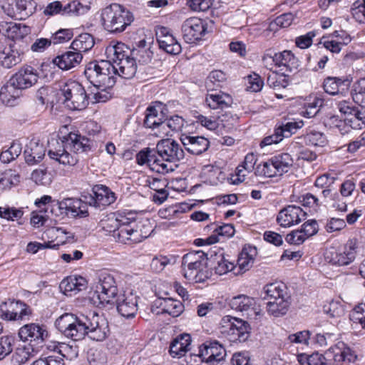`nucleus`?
Instances as JSON below:
<instances>
[{
  "label": "nucleus",
  "instance_id": "50",
  "mask_svg": "<svg viewBox=\"0 0 365 365\" xmlns=\"http://www.w3.org/2000/svg\"><path fill=\"white\" fill-rule=\"evenodd\" d=\"M255 175L272 178L278 175L275 168L274 167L272 158L268 161L259 163L255 168Z\"/></svg>",
  "mask_w": 365,
  "mask_h": 365
},
{
  "label": "nucleus",
  "instance_id": "13",
  "mask_svg": "<svg viewBox=\"0 0 365 365\" xmlns=\"http://www.w3.org/2000/svg\"><path fill=\"white\" fill-rule=\"evenodd\" d=\"M115 301L118 313L125 318L133 317L138 311V297L133 290H125Z\"/></svg>",
  "mask_w": 365,
  "mask_h": 365
},
{
  "label": "nucleus",
  "instance_id": "26",
  "mask_svg": "<svg viewBox=\"0 0 365 365\" xmlns=\"http://www.w3.org/2000/svg\"><path fill=\"white\" fill-rule=\"evenodd\" d=\"M82 58V54L73 50L57 56L53 62L61 70L68 71L78 66Z\"/></svg>",
  "mask_w": 365,
  "mask_h": 365
},
{
  "label": "nucleus",
  "instance_id": "41",
  "mask_svg": "<svg viewBox=\"0 0 365 365\" xmlns=\"http://www.w3.org/2000/svg\"><path fill=\"white\" fill-rule=\"evenodd\" d=\"M159 105L160 101H155L146 108L143 122L145 127L153 129L160 125V118H158V111L156 109Z\"/></svg>",
  "mask_w": 365,
  "mask_h": 365
},
{
  "label": "nucleus",
  "instance_id": "39",
  "mask_svg": "<svg viewBox=\"0 0 365 365\" xmlns=\"http://www.w3.org/2000/svg\"><path fill=\"white\" fill-rule=\"evenodd\" d=\"M272 162L278 175L287 173L293 165V160L288 153H282L272 158Z\"/></svg>",
  "mask_w": 365,
  "mask_h": 365
},
{
  "label": "nucleus",
  "instance_id": "31",
  "mask_svg": "<svg viewBox=\"0 0 365 365\" xmlns=\"http://www.w3.org/2000/svg\"><path fill=\"white\" fill-rule=\"evenodd\" d=\"M205 102L212 109L223 110L231 106L232 99L230 95L219 92L207 94Z\"/></svg>",
  "mask_w": 365,
  "mask_h": 365
},
{
  "label": "nucleus",
  "instance_id": "59",
  "mask_svg": "<svg viewBox=\"0 0 365 365\" xmlns=\"http://www.w3.org/2000/svg\"><path fill=\"white\" fill-rule=\"evenodd\" d=\"M23 215L22 210L14 207H0V217L7 220H14L20 219Z\"/></svg>",
  "mask_w": 365,
  "mask_h": 365
},
{
  "label": "nucleus",
  "instance_id": "35",
  "mask_svg": "<svg viewBox=\"0 0 365 365\" xmlns=\"http://www.w3.org/2000/svg\"><path fill=\"white\" fill-rule=\"evenodd\" d=\"M60 287H63L66 292L76 294L86 289L87 281L81 276H71L63 279Z\"/></svg>",
  "mask_w": 365,
  "mask_h": 365
},
{
  "label": "nucleus",
  "instance_id": "24",
  "mask_svg": "<svg viewBox=\"0 0 365 365\" xmlns=\"http://www.w3.org/2000/svg\"><path fill=\"white\" fill-rule=\"evenodd\" d=\"M118 241L127 244L132 245L140 242L143 239L147 238L148 235L143 234L141 230L135 229L133 226H122L118 227L117 234Z\"/></svg>",
  "mask_w": 365,
  "mask_h": 365
},
{
  "label": "nucleus",
  "instance_id": "33",
  "mask_svg": "<svg viewBox=\"0 0 365 365\" xmlns=\"http://www.w3.org/2000/svg\"><path fill=\"white\" fill-rule=\"evenodd\" d=\"M161 49L167 53L176 55L181 51V46L168 29L161 26Z\"/></svg>",
  "mask_w": 365,
  "mask_h": 365
},
{
  "label": "nucleus",
  "instance_id": "54",
  "mask_svg": "<svg viewBox=\"0 0 365 365\" xmlns=\"http://www.w3.org/2000/svg\"><path fill=\"white\" fill-rule=\"evenodd\" d=\"M20 176L12 170H6L2 177L0 178V185L3 187H10L17 185L19 182Z\"/></svg>",
  "mask_w": 365,
  "mask_h": 365
},
{
  "label": "nucleus",
  "instance_id": "47",
  "mask_svg": "<svg viewBox=\"0 0 365 365\" xmlns=\"http://www.w3.org/2000/svg\"><path fill=\"white\" fill-rule=\"evenodd\" d=\"M21 145L18 142H14L11 146L0 154V160L4 163H9L16 159L21 153Z\"/></svg>",
  "mask_w": 365,
  "mask_h": 365
},
{
  "label": "nucleus",
  "instance_id": "63",
  "mask_svg": "<svg viewBox=\"0 0 365 365\" xmlns=\"http://www.w3.org/2000/svg\"><path fill=\"white\" fill-rule=\"evenodd\" d=\"M73 36V31L70 29H60L56 31L51 38V43L54 44L62 43L68 41Z\"/></svg>",
  "mask_w": 365,
  "mask_h": 365
},
{
  "label": "nucleus",
  "instance_id": "2",
  "mask_svg": "<svg viewBox=\"0 0 365 365\" xmlns=\"http://www.w3.org/2000/svg\"><path fill=\"white\" fill-rule=\"evenodd\" d=\"M91 141L84 136L75 133H70L63 139L51 138L48 142V155L49 158L59 164L75 165L77 158L68 153L70 149L74 153L84 152L91 149Z\"/></svg>",
  "mask_w": 365,
  "mask_h": 365
},
{
  "label": "nucleus",
  "instance_id": "6",
  "mask_svg": "<svg viewBox=\"0 0 365 365\" xmlns=\"http://www.w3.org/2000/svg\"><path fill=\"white\" fill-rule=\"evenodd\" d=\"M264 291L269 298L267 310L269 315L279 317L285 315L290 307V296L285 285L272 283L264 287Z\"/></svg>",
  "mask_w": 365,
  "mask_h": 365
},
{
  "label": "nucleus",
  "instance_id": "8",
  "mask_svg": "<svg viewBox=\"0 0 365 365\" xmlns=\"http://www.w3.org/2000/svg\"><path fill=\"white\" fill-rule=\"evenodd\" d=\"M63 103L71 110H81L88 105V98L84 88L78 82L68 81L60 86Z\"/></svg>",
  "mask_w": 365,
  "mask_h": 365
},
{
  "label": "nucleus",
  "instance_id": "5",
  "mask_svg": "<svg viewBox=\"0 0 365 365\" xmlns=\"http://www.w3.org/2000/svg\"><path fill=\"white\" fill-rule=\"evenodd\" d=\"M124 43H117L106 48L108 56L113 61L115 75L125 79L133 78L137 72V63L128 51H125Z\"/></svg>",
  "mask_w": 365,
  "mask_h": 365
},
{
  "label": "nucleus",
  "instance_id": "40",
  "mask_svg": "<svg viewBox=\"0 0 365 365\" xmlns=\"http://www.w3.org/2000/svg\"><path fill=\"white\" fill-rule=\"evenodd\" d=\"M16 19H24L32 15L36 8V3L34 0H16Z\"/></svg>",
  "mask_w": 365,
  "mask_h": 365
},
{
  "label": "nucleus",
  "instance_id": "44",
  "mask_svg": "<svg viewBox=\"0 0 365 365\" xmlns=\"http://www.w3.org/2000/svg\"><path fill=\"white\" fill-rule=\"evenodd\" d=\"M216 264L214 266L215 272L223 275L229 272H235L236 267L227 259L222 255L216 256Z\"/></svg>",
  "mask_w": 365,
  "mask_h": 365
},
{
  "label": "nucleus",
  "instance_id": "58",
  "mask_svg": "<svg viewBox=\"0 0 365 365\" xmlns=\"http://www.w3.org/2000/svg\"><path fill=\"white\" fill-rule=\"evenodd\" d=\"M302 120L288 122L284 125H281L278 127L279 130L282 132L284 138H289L299 128L303 126Z\"/></svg>",
  "mask_w": 365,
  "mask_h": 365
},
{
  "label": "nucleus",
  "instance_id": "30",
  "mask_svg": "<svg viewBox=\"0 0 365 365\" xmlns=\"http://www.w3.org/2000/svg\"><path fill=\"white\" fill-rule=\"evenodd\" d=\"M21 91L10 79L0 90V99L7 106H14L21 95Z\"/></svg>",
  "mask_w": 365,
  "mask_h": 365
},
{
  "label": "nucleus",
  "instance_id": "52",
  "mask_svg": "<svg viewBox=\"0 0 365 365\" xmlns=\"http://www.w3.org/2000/svg\"><path fill=\"white\" fill-rule=\"evenodd\" d=\"M14 341V337L10 335L0 337V361L11 353Z\"/></svg>",
  "mask_w": 365,
  "mask_h": 365
},
{
  "label": "nucleus",
  "instance_id": "21",
  "mask_svg": "<svg viewBox=\"0 0 365 365\" xmlns=\"http://www.w3.org/2000/svg\"><path fill=\"white\" fill-rule=\"evenodd\" d=\"M38 75L35 68L30 66L21 67L11 78L12 83L21 90L26 89L36 84Z\"/></svg>",
  "mask_w": 365,
  "mask_h": 365
},
{
  "label": "nucleus",
  "instance_id": "42",
  "mask_svg": "<svg viewBox=\"0 0 365 365\" xmlns=\"http://www.w3.org/2000/svg\"><path fill=\"white\" fill-rule=\"evenodd\" d=\"M348 86L349 81L337 77H327L323 83V88L326 93L334 96L339 93V88L341 86Z\"/></svg>",
  "mask_w": 365,
  "mask_h": 365
},
{
  "label": "nucleus",
  "instance_id": "45",
  "mask_svg": "<svg viewBox=\"0 0 365 365\" xmlns=\"http://www.w3.org/2000/svg\"><path fill=\"white\" fill-rule=\"evenodd\" d=\"M286 74H279L277 72H272L268 74L267 83L275 91H279L281 88H285L288 86V81Z\"/></svg>",
  "mask_w": 365,
  "mask_h": 365
},
{
  "label": "nucleus",
  "instance_id": "18",
  "mask_svg": "<svg viewBox=\"0 0 365 365\" xmlns=\"http://www.w3.org/2000/svg\"><path fill=\"white\" fill-rule=\"evenodd\" d=\"M56 205L61 214L65 213L74 217H85L88 215L87 205L80 199L66 198L57 201Z\"/></svg>",
  "mask_w": 365,
  "mask_h": 365
},
{
  "label": "nucleus",
  "instance_id": "9",
  "mask_svg": "<svg viewBox=\"0 0 365 365\" xmlns=\"http://www.w3.org/2000/svg\"><path fill=\"white\" fill-rule=\"evenodd\" d=\"M225 356V348L217 341H207L200 346L198 355H190V357L201 358L202 361L210 365H219Z\"/></svg>",
  "mask_w": 365,
  "mask_h": 365
},
{
  "label": "nucleus",
  "instance_id": "55",
  "mask_svg": "<svg viewBox=\"0 0 365 365\" xmlns=\"http://www.w3.org/2000/svg\"><path fill=\"white\" fill-rule=\"evenodd\" d=\"M29 348L26 346L18 348L12 356L11 361L14 365H22L25 364L31 356Z\"/></svg>",
  "mask_w": 365,
  "mask_h": 365
},
{
  "label": "nucleus",
  "instance_id": "4",
  "mask_svg": "<svg viewBox=\"0 0 365 365\" xmlns=\"http://www.w3.org/2000/svg\"><path fill=\"white\" fill-rule=\"evenodd\" d=\"M207 254L202 251L191 252L182 257V275L190 282L203 283L210 277L207 266Z\"/></svg>",
  "mask_w": 365,
  "mask_h": 365
},
{
  "label": "nucleus",
  "instance_id": "11",
  "mask_svg": "<svg viewBox=\"0 0 365 365\" xmlns=\"http://www.w3.org/2000/svg\"><path fill=\"white\" fill-rule=\"evenodd\" d=\"M358 242L356 238L349 239L341 247L330 252L327 258L329 262L339 266H345L351 263L356 258Z\"/></svg>",
  "mask_w": 365,
  "mask_h": 365
},
{
  "label": "nucleus",
  "instance_id": "62",
  "mask_svg": "<svg viewBox=\"0 0 365 365\" xmlns=\"http://www.w3.org/2000/svg\"><path fill=\"white\" fill-rule=\"evenodd\" d=\"M310 331L304 330L289 335L288 339L291 343L302 344L307 345L310 339Z\"/></svg>",
  "mask_w": 365,
  "mask_h": 365
},
{
  "label": "nucleus",
  "instance_id": "3",
  "mask_svg": "<svg viewBox=\"0 0 365 365\" xmlns=\"http://www.w3.org/2000/svg\"><path fill=\"white\" fill-rule=\"evenodd\" d=\"M133 21V13L118 4H111L100 11L101 25L110 34L123 32Z\"/></svg>",
  "mask_w": 365,
  "mask_h": 365
},
{
  "label": "nucleus",
  "instance_id": "46",
  "mask_svg": "<svg viewBox=\"0 0 365 365\" xmlns=\"http://www.w3.org/2000/svg\"><path fill=\"white\" fill-rule=\"evenodd\" d=\"M215 235L210 236L207 244L211 245L219 241L218 236L230 237L235 234V228L231 224H225L222 226H216L214 229Z\"/></svg>",
  "mask_w": 365,
  "mask_h": 365
},
{
  "label": "nucleus",
  "instance_id": "53",
  "mask_svg": "<svg viewBox=\"0 0 365 365\" xmlns=\"http://www.w3.org/2000/svg\"><path fill=\"white\" fill-rule=\"evenodd\" d=\"M135 62L138 61L139 63H148L153 58V51L150 48L148 49H133L128 51Z\"/></svg>",
  "mask_w": 365,
  "mask_h": 365
},
{
  "label": "nucleus",
  "instance_id": "60",
  "mask_svg": "<svg viewBox=\"0 0 365 365\" xmlns=\"http://www.w3.org/2000/svg\"><path fill=\"white\" fill-rule=\"evenodd\" d=\"M305 239L316 235L319 230L318 223L315 220L305 222L300 229Z\"/></svg>",
  "mask_w": 365,
  "mask_h": 365
},
{
  "label": "nucleus",
  "instance_id": "57",
  "mask_svg": "<svg viewBox=\"0 0 365 365\" xmlns=\"http://www.w3.org/2000/svg\"><path fill=\"white\" fill-rule=\"evenodd\" d=\"M88 361L90 365H106V354L98 349H90L88 352Z\"/></svg>",
  "mask_w": 365,
  "mask_h": 365
},
{
  "label": "nucleus",
  "instance_id": "28",
  "mask_svg": "<svg viewBox=\"0 0 365 365\" xmlns=\"http://www.w3.org/2000/svg\"><path fill=\"white\" fill-rule=\"evenodd\" d=\"M190 344L191 336L190 334H180L171 342L169 352L173 357L180 358L190 350Z\"/></svg>",
  "mask_w": 365,
  "mask_h": 365
},
{
  "label": "nucleus",
  "instance_id": "48",
  "mask_svg": "<svg viewBox=\"0 0 365 365\" xmlns=\"http://www.w3.org/2000/svg\"><path fill=\"white\" fill-rule=\"evenodd\" d=\"M305 143L309 145L324 146L327 143L325 135L319 131L312 130L304 136Z\"/></svg>",
  "mask_w": 365,
  "mask_h": 365
},
{
  "label": "nucleus",
  "instance_id": "61",
  "mask_svg": "<svg viewBox=\"0 0 365 365\" xmlns=\"http://www.w3.org/2000/svg\"><path fill=\"white\" fill-rule=\"evenodd\" d=\"M9 31L12 34V38L21 39L30 33V28L21 24H15L9 27Z\"/></svg>",
  "mask_w": 365,
  "mask_h": 365
},
{
  "label": "nucleus",
  "instance_id": "15",
  "mask_svg": "<svg viewBox=\"0 0 365 365\" xmlns=\"http://www.w3.org/2000/svg\"><path fill=\"white\" fill-rule=\"evenodd\" d=\"M268 61H272L277 66L282 68L280 71L284 73L295 71L299 66L298 59L290 51L287 50L275 53L274 56L267 54L263 57V61L267 63Z\"/></svg>",
  "mask_w": 365,
  "mask_h": 365
},
{
  "label": "nucleus",
  "instance_id": "7",
  "mask_svg": "<svg viewBox=\"0 0 365 365\" xmlns=\"http://www.w3.org/2000/svg\"><path fill=\"white\" fill-rule=\"evenodd\" d=\"M114 69L113 64L109 61H93L87 65L84 74L93 85L101 83L107 88H113L115 83Z\"/></svg>",
  "mask_w": 365,
  "mask_h": 365
},
{
  "label": "nucleus",
  "instance_id": "17",
  "mask_svg": "<svg viewBox=\"0 0 365 365\" xmlns=\"http://www.w3.org/2000/svg\"><path fill=\"white\" fill-rule=\"evenodd\" d=\"M306 212L299 206L288 205L278 213L277 220L280 226L289 227L300 223L306 218Z\"/></svg>",
  "mask_w": 365,
  "mask_h": 365
},
{
  "label": "nucleus",
  "instance_id": "27",
  "mask_svg": "<svg viewBox=\"0 0 365 365\" xmlns=\"http://www.w3.org/2000/svg\"><path fill=\"white\" fill-rule=\"evenodd\" d=\"M165 110L167 109L165 105L161 108V131L165 130V128H169V130L166 131V135L167 137H171L173 133L182 128L184 120L182 117L177 115L173 116L165 115Z\"/></svg>",
  "mask_w": 365,
  "mask_h": 365
},
{
  "label": "nucleus",
  "instance_id": "23",
  "mask_svg": "<svg viewBox=\"0 0 365 365\" xmlns=\"http://www.w3.org/2000/svg\"><path fill=\"white\" fill-rule=\"evenodd\" d=\"M23 51H20L17 42L9 43L2 52H0V61L6 68H10L21 61Z\"/></svg>",
  "mask_w": 365,
  "mask_h": 365
},
{
  "label": "nucleus",
  "instance_id": "1",
  "mask_svg": "<svg viewBox=\"0 0 365 365\" xmlns=\"http://www.w3.org/2000/svg\"><path fill=\"white\" fill-rule=\"evenodd\" d=\"M55 326L66 337L73 341L81 340L87 334L91 339L101 341L109 331L106 319L95 312L79 317L66 313L56 320Z\"/></svg>",
  "mask_w": 365,
  "mask_h": 365
},
{
  "label": "nucleus",
  "instance_id": "38",
  "mask_svg": "<svg viewBox=\"0 0 365 365\" xmlns=\"http://www.w3.org/2000/svg\"><path fill=\"white\" fill-rule=\"evenodd\" d=\"M95 44L92 35L88 33L80 34L71 43V48L80 53L91 49Z\"/></svg>",
  "mask_w": 365,
  "mask_h": 365
},
{
  "label": "nucleus",
  "instance_id": "12",
  "mask_svg": "<svg viewBox=\"0 0 365 365\" xmlns=\"http://www.w3.org/2000/svg\"><path fill=\"white\" fill-rule=\"evenodd\" d=\"M117 287L113 276L109 274H101L95 288V294L101 303H110L117 295Z\"/></svg>",
  "mask_w": 365,
  "mask_h": 365
},
{
  "label": "nucleus",
  "instance_id": "20",
  "mask_svg": "<svg viewBox=\"0 0 365 365\" xmlns=\"http://www.w3.org/2000/svg\"><path fill=\"white\" fill-rule=\"evenodd\" d=\"M47 331L43 326L38 324L31 323L21 327L19 331V336L23 341L34 342L36 344L43 342L47 336Z\"/></svg>",
  "mask_w": 365,
  "mask_h": 365
},
{
  "label": "nucleus",
  "instance_id": "22",
  "mask_svg": "<svg viewBox=\"0 0 365 365\" xmlns=\"http://www.w3.org/2000/svg\"><path fill=\"white\" fill-rule=\"evenodd\" d=\"M183 150L179 144L169 137L161 136V159L173 163L183 158Z\"/></svg>",
  "mask_w": 365,
  "mask_h": 365
},
{
  "label": "nucleus",
  "instance_id": "16",
  "mask_svg": "<svg viewBox=\"0 0 365 365\" xmlns=\"http://www.w3.org/2000/svg\"><path fill=\"white\" fill-rule=\"evenodd\" d=\"M182 32L185 41L191 43L201 39L202 36L205 35L206 32L205 24L199 18H190L182 24Z\"/></svg>",
  "mask_w": 365,
  "mask_h": 365
},
{
  "label": "nucleus",
  "instance_id": "49",
  "mask_svg": "<svg viewBox=\"0 0 365 365\" xmlns=\"http://www.w3.org/2000/svg\"><path fill=\"white\" fill-rule=\"evenodd\" d=\"M225 80L226 75L224 72L220 70L213 71L207 77L206 86L210 89H216L220 88Z\"/></svg>",
  "mask_w": 365,
  "mask_h": 365
},
{
  "label": "nucleus",
  "instance_id": "32",
  "mask_svg": "<svg viewBox=\"0 0 365 365\" xmlns=\"http://www.w3.org/2000/svg\"><path fill=\"white\" fill-rule=\"evenodd\" d=\"M256 254L257 250L255 247L243 249L237 259L238 270L234 272V275L242 274L250 269L254 263L255 256Z\"/></svg>",
  "mask_w": 365,
  "mask_h": 365
},
{
  "label": "nucleus",
  "instance_id": "10",
  "mask_svg": "<svg viewBox=\"0 0 365 365\" xmlns=\"http://www.w3.org/2000/svg\"><path fill=\"white\" fill-rule=\"evenodd\" d=\"M222 329V333L230 342H245L250 336L249 324L240 319H227V324Z\"/></svg>",
  "mask_w": 365,
  "mask_h": 365
},
{
  "label": "nucleus",
  "instance_id": "43",
  "mask_svg": "<svg viewBox=\"0 0 365 365\" xmlns=\"http://www.w3.org/2000/svg\"><path fill=\"white\" fill-rule=\"evenodd\" d=\"M351 96L356 103L365 108V78L359 79L353 84Z\"/></svg>",
  "mask_w": 365,
  "mask_h": 365
},
{
  "label": "nucleus",
  "instance_id": "29",
  "mask_svg": "<svg viewBox=\"0 0 365 365\" xmlns=\"http://www.w3.org/2000/svg\"><path fill=\"white\" fill-rule=\"evenodd\" d=\"M24 155L26 162L34 165L43 159L45 155V149L42 144L32 140L26 144Z\"/></svg>",
  "mask_w": 365,
  "mask_h": 365
},
{
  "label": "nucleus",
  "instance_id": "25",
  "mask_svg": "<svg viewBox=\"0 0 365 365\" xmlns=\"http://www.w3.org/2000/svg\"><path fill=\"white\" fill-rule=\"evenodd\" d=\"M181 141L185 149L194 155H200L209 148L208 140L202 136H190L183 135Z\"/></svg>",
  "mask_w": 365,
  "mask_h": 365
},
{
  "label": "nucleus",
  "instance_id": "56",
  "mask_svg": "<svg viewBox=\"0 0 365 365\" xmlns=\"http://www.w3.org/2000/svg\"><path fill=\"white\" fill-rule=\"evenodd\" d=\"M351 14L356 21L365 23V0L354 1L351 7Z\"/></svg>",
  "mask_w": 365,
  "mask_h": 365
},
{
  "label": "nucleus",
  "instance_id": "64",
  "mask_svg": "<svg viewBox=\"0 0 365 365\" xmlns=\"http://www.w3.org/2000/svg\"><path fill=\"white\" fill-rule=\"evenodd\" d=\"M46 348L53 351L62 356H66V354L69 350H72L73 347L64 343H58L52 341L46 345Z\"/></svg>",
  "mask_w": 365,
  "mask_h": 365
},
{
  "label": "nucleus",
  "instance_id": "34",
  "mask_svg": "<svg viewBox=\"0 0 365 365\" xmlns=\"http://www.w3.org/2000/svg\"><path fill=\"white\" fill-rule=\"evenodd\" d=\"M79 5V3L74 1L71 3L68 4L66 6L63 7L62 4L56 1L48 4L43 11V14L46 16H54L63 11V13L69 14V13H78L77 6Z\"/></svg>",
  "mask_w": 365,
  "mask_h": 365
},
{
  "label": "nucleus",
  "instance_id": "14",
  "mask_svg": "<svg viewBox=\"0 0 365 365\" xmlns=\"http://www.w3.org/2000/svg\"><path fill=\"white\" fill-rule=\"evenodd\" d=\"M230 307L237 311L247 312L250 319H258L262 316V309L257 304L256 300L246 295L233 297L230 301Z\"/></svg>",
  "mask_w": 365,
  "mask_h": 365
},
{
  "label": "nucleus",
  "instance_id": "37",
  "mask_svg": "<svg viewBox=\"0 0 365 365\" xmlns=\"http://www.w3.org/2000/svg\"><path fill=\"white\" fill-rule=\"evenodd\" d=\"M183 311L182 304L173 298L161 297V314H168L173 317H178Z\"/></svg>",
  "mask_w": 365,
  "mask_h": 365
},
{
  "label": "nucleus",
  "instance_id": "19",
  "mask_svg": "<svg viewBox=\"0 0 365 365\" xmlns=\"http://www.w3.org/2000/svg\"><path fill=\"white\" fill-rule=\"evenodd\" d=\"M115 200V192L109 187L103 185H96L92 188L89 204L97 207H104L113 203Z\"/></svg>",
  "mask_w": 365,
  "mask_h": 365
},
{
  "label": "nucleus",
  "instance_id": "51",
  "mask_svg": "<svg viewBox=\"0 0 365 365\" xmlns=\"http://www.w3.org/2000/svg\"><path fill=\"white\" fill-rule=\"evenodd\" d=\"M93 86L96 88V91L93 93V103L106 102L112 97L111 90L113 88H107L101 83Z\"/></svg>",
  "mask_w": 365,
  "mask_h": 365
},
{
  "label": "nucleus",
  "instance_id": "36",
  "mask_svg": "<svg viewBox=\"0 0 365 365\" xmlns=\"http://www.w3.org/2000/svg\"><path fill=\"white\" fill-rule=\"evenodd\" d=\"M257 161V158L254 153H248L245 157L242 163L236 168L237 180L242 182L245 180L247 173L255 170V165Z\"/></svg>",
  "mask_w": 365,
  "mask_h": 365
}]
</instances>
